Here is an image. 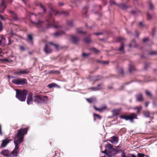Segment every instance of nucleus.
I'll return each instance as SVG.
<instances>
[{
    "mask_svg": "<svg viewBox=\"0 0 157 157\" xmlns=\"http://www.w3.org/2000/svg\"><path fill=\"white\" fill-rule=\"evenodd\" d=\"M62 14L64 16H67L69 15V13L67 11H64L60 12L51 8L49 11L48 18L47 20V25H46V24L45 22L40 20H38L37 22L32 21V23L34 25L35 27L38 28L41 31H45L47 29L52 26L55 28H58L60 27V26L59 25L58 22L55 21L52 16H56L57 14L61 15Z\"/></svg>",
    "mask_w": 157,
    "mask_h": 157,
    "instance_id": "1",
    "label": "nucleus"
},
{
    "mask_svg": "<svg viewBox=\"0 0 157 157\" xmlns=\"http://www.w3.org/2000/svg\"><path fill=\"white\" fill-rule=\"evenodd\" d=\"M33 101L38 104L47 103L48 101V97L45 95L36 94H34Z\"/></svg>",
    "mask_w": 157,
    "mask_h": 157,
    "instance_id": "2",
    "label": "nucleus"
},
{
    "mask_svg": "<svg viewBox=\"0 0 157 157\" xmlns=\"http://www.w3.org/2000/svg\"><path fill=\"white\" fill-rule=\"evenodd\" d=\"M16 97L21 101H25L28 93V91L25 90H22L18 89H16Z\"/></svg>",
    "mask_w": 157,
    "mask_h": 157,
    "instance_id": "3",
    "label": "nucleus"
},
{
    "mask_svg": "<svg viewBox=\"0 0 157 157\" xmlns=\"http://www.w3.org/2000/svg\"><path fill=\"white\" fill-rule=\"evenodd\" d=\"M121 119H125L126 121L130 120L131 122H133V120L137 119V115L134 113H132L129 115H121L120 116Z\"/></svg>",
    "mask_w": 157,
    "mask_h": 157,
    "instance_id": "4",
    "label": "nucleus"
},
{
    "mask_svg": "<svg viewBox=\"0 0 157 157\" xmlns=\"http://www.w3.org/2000/svg\"><path fill=\"white\" fill-rule=\"evenodd\" d=\"M29 128L26 127L24 128H21L17 131V132L16 135V137H24V135L27 133Z\"/></svg>",
    "mask_w": 157,
    "mask_h": 157,
    "instance_id": "5",
    "label": "nucleus"
},
{
    "mask_svg": "<svg viewBox=\"0 0 157 157\" xmlns=\"http://www.w3.org/2000/svg\"><path fill=\"white\" fill-rule=\"evenodd\" d=\"M12 82L15 85H23L27 83V80L25 78L13 79L12 81Z\"/></svg>",
    "mask_w": 157,
    "mask_h": 157,
    "instance_id": "6",
    "label": "nucleus"
},
{
    "mask_svg": "<svg viewBox=\"0 0 157 157\" xmlns=\"http://www.w3.org/2000/svg\"><path fill=\"white\" fill-rule=\"evenodd\" d=\"M18 138L17 140H15L14 141L15 145V147L17 148H19V145L23 141L24 137H15V139Z\"/></svg>",
    "mask_w": 157,
    "mask_h": 157,
    "instance_id": "7",
    "label": "nucleus"
},
{
    "mask_svg": "<svg viewBox=\"0 0 157 157\" xmlns=\"http://www.w3.org/2000/svg\"><path fill=\"white\" fill-rule=\"evenodd\" d=\"M33 96H34L33 93H29L28 94L27 100L28 104L30 105L33 103Z\"/></svg>",
    "mask_w": 157,
    "mask_h": 157,
    "instance_id": "8",
    "label": "nucleus"
},
{
    "mask_svg": "<svg viewBox=\"0 0 157 157\" xmlns=\"http://www.w3.org/2000/svg\"><path fill=\"white\" fill-rule=\"evenodd\" d=\"M9 13L14 21H17L19 20V18L17 14L11 10H9Z\"/></svg>",
    "mask_w": 157,
    "mask_h": 157,
    "instance_id": "9",
    "label": "nucleus"
},
{
    "mask_svg": "<svg viewBox=\"0 0 157 157\" xmlns=\"http://www.w3.org/2000/svg\"><path fill=\"white\" fill-rule=\"evenodd\" d=\"M10 2L9 0H2L1 4L0 6V8L2 10L3 12L5 8L7 7L6 3H9Z\"/></svg>",
    "mask_w": 157,
    "mask_h": 157,
    "instance_id": "10",
    "label": "nucleus"
},
{
    "mask_svg": "<svg viewBox=\"0 0 157 157\" xmlns=\"http://www.w3.org/2000/svg\"><path fill=\"white\" fill-rule=\"evenodd\" d=\"M20 150L19 148H17L15 147L14 150L10 154V156L11 157L17 156L18 155Z\"/></svg>",
    "mask_w": 157,
    "mask_h": 157,
    "instance_id": "11",
    "label": "nucleus"
},
{
    "mask_svg": "<svg viewBox=\"0 0 157 157\" xmlns=\"http://www.w3.org/2000/svg\"><path fill=\"white\" fill-rule=\"evenodd\" d=\"M136 101L138 102H142L144 100V98L141 93L137 94L135 96Z\"/></svg>",
    "mask_w": 157,
    "mask_h": 157,
    "instance_id": "12",
    "label": "nucleus"
},
{
    "mask_svg": "<svg viewBox=\"0 0 157 157\" xmlns=\"http://www.w3.org/2000/svg\"><path fill=\"white\" fill-rule=\"evenodd\" d=\"M37 5L39 6L43 10V12L42 13H39L37 14V15L42 16L43 13H46V9L44 6L41 3H39L37 4Z\"/></svg>",
    "mask_w": 157,
    "mask_h": 157,
    "instance_id": "13",
    "label": "nucleus"
},
{
    "mask_svg": "<svg viewBox=\"0 0 157 157\" xmlns=\"http://www.w3.org/2000/svg\"><path fill=\"white\" fill-rule=\"evenodd\" d=\"M121 110V108L114 109L112 111V112L113 116H117L119 115Z\"/></svg>",
    "mask_w": 157,
    "mask_h": 157,
    "instance_id": "14",
    "label": "nucleus"
},
{
    "mask_svg": "<svg viewBox=\"0 0 157 157\" xmlns=\"http://www.w3.org/2000/svg\"><path fill=\"white\" fill-rule=\"evenodd\" d=\"M44 50V51L46 54L51 53L52 51V49L50 46L47 44H46Z\"/></svg>",
    "mask_w": 157,
    "mask_h": 157,
    "instance_id": "15",
    "label": "nucleus"
},
{
    "mask_svg": "<svg viewBox=\"0 0 157 157\" xmlns=\"http://www.w3.org/2000/svg\"><path fill=\"white\" fill-rule=\"evenodd\" d=\"M118 141V138L117 137L114 136L111 138L109 141L112 143H117Z\"/></svg>",
    "mask_w": 157,
    "mask_h": 157,
    "instance_id": "16",
    "label": "nucleus"
},
{
    "mask_svg": "<svg viewBox=\"0 0 157 157\" xmlns=\"http://www.w3.org/2000/svg\"><path fill=\"white\" fill-rule=\"evenodd\" d=\"M71 39L72 42L75 44H77L79 40V38L75 36H71Z\"/></svg>",
    "mask_w": 157,
    "mask_h": 157,
    "instance_id": "17",
    "label": "nucleus"
},
{
    "mask_svg": "<svg viewBox=\"0 0 157 157\" xmlns=\"http://www.w3.org/2000/svg\"><path fill=\"white\" fill-rule=\"evenodd\" d=\"M117 6L123 10H125L128 7V6L124 3L117 4Z\"/></svg>",
    "mask_w": 157,
    "mask_h": 157,
    "instance_id": "18",
    "label": "nucleus"
},
{
    "mask_svg": "<svg viewBox=\"0 0 157 157\" xmlns=\"http://www.w3.org/2000/svg\"><path fill=\"white\" fill-rule=\"evenodd\" d=\"M27 40L28 42H30L32 44L33 43V37L31 34H29L27 35Z\"/></svg>",
    "mask_w": 157,
    "mask_h": 157,
    "instance_id": "19",
    "label": "nucleus"
},
{
    "mask_svg": "<svg viewBox=\"0 0 157 157\" xmlns=\"http://www.w3.org/2000/svg\"><path fill=\"white\" fill-rule=\"evenodd\" d=\"M94 109L96 110L99 111L100 112H103L104 110L107 108L106 106H105L100 108H97L95 106H94Z\"/></svg>",
    "mask_w": 157,
    "mask_h": 157,
    "instance_id": "20",
    "label": "nucleus"
},
{
    "mask_svg": "<svg viewBox=\"0 0 157 157\" xmlns=\"http://www.w3.org/2000/svg\"><path fill=\"white\" fill-rule=\"evenodd\" d=\"M10 141V140L7 139H5L3 140L1 146L2 147H5Z\"/></svg>",
    "mask_w": 157,
    "mask_h": 157,
    "instance_id": "21",
    "label": "nucleus"
},
{
    "mask_svg": "<svg viewBox=\"0 0 157 157\" xmlns=\"http://www.w3.org/2000/svg\"><path fill=\"white\" fill-rule=\"evenodd\" d=\"M10 153L8 150H3L1 152V154L5 156H7Z\"/></svg>",
    "mask_w": 157,
    "mask_h": 157,
    "instance_id": "22",
    "label": "nucleus"
},
{
    "mask_svg": "<svg viewBox=\"0 0 157 157\" xmlns=\"http://www.w3.org/2000/svg\"><path fill=\"white\" fill-rule=\"evenodd\" d=\"M136 41L135 39L132 40L131 41V43L129 45V48H131L132 47H136Z\"/></svg>",
    "mask_w": 157,
    "mask_h": 157,
    "instance_id": "23",
    "label": "nucleus"
},
{
    "mask_svg": "<svg viewBox=\"0 0 157 157\" xmlns=\"http://www.w3.org/2000/svg\"><path fill=\"white\" fill-rule=\"evenodd\" d=\"M64 32L62 31H59L56 32L54 34V35L56 36H59L62 35V34H64Z\"/></svg>",
    "mask_w": 157,
    "mask_h": 157,
    "instance_id": "24",
    "label": "nucleus"
},
{
    "mask_svg": "<svg viewBox=\"0 0 157 157\" xmlns=\"http://www.w3.org/2000/svg\"><path fill=\"white\" fill-rule=\"evenodd\" d=\"M135 70V68L133 65L131 63H130L129 65V71L130 72L132 71H134Z\"/></svg>",
    "mask_w": 157,
    "mask_h": 157,
    "instance_id": "25",
    "label": "nucleus"
},
{
    "mask_svg": "<svg viewBox=\"0 0 157 157\" xmlns=\"http://www.w3.org/2000/svg\"><path fill=\"white\" fill-rule=\"evenodd\" d=\"M67 24L70 27H72L74 25L73 21L71 20L67 21Z\"/></svg>",
    "mask_w": 157,
    "mask_h": 157,
    "instance_id": "26",
    "label": "nucleus"
},
{
    "mask_svg": "<svg viewBox=\"0 0 157 157\" xmlns=\"http://www.w3.org/2000/svg\"><path fill=\"white\" fill-rule=\"evenodd\" d=\"M124 44L123 43H121V46L120 48L118 49V51L120 52H121L123 53H124Z\"/></svg>",
    "mask_w": 157,
    "mask_h": 157,
    "instance_id": "27",
    "label": "nucleus"
},
{
    "mask_svg": "<svg viewBox=\"0 0 157 157\" xmlns=\"http://www.w3.org/2000/svg\"><path fill=\"white\" fill-rule=\"evenodd\" d=\"M115 151H116L117 152H122V155H123V152H124V151L123 150H121L120 148V147H119V146L118 147H117L115 149Z\"/></svg>",
    "mask_w": 157,
    "mask_h": 157,
    "instance_id": "28",
    "label": "nucleus"
},
{
    "mask_svg": "<svg viewBox=\"0 0 157 157\" xmlns=\"http://www.w3.org/2000/svg\"><path fill=\"white\" fill-rule=\"evenodd\" d=\"M85 42L87 43H89L91 42V40L89 37H86L84 40Z\"/></svg>",
    "mask_w": 157,
    "mask_h": 157,
    "instance_id": "29",
    "label": "nucleus"
},
{
    "mask_svg": "<svg viewBox=\"0 0 157 157\" xmlns=\"http://www.w3.org/2000/svg\"><path fill=\"white\" fill-rule=\"evenodd\" d=\"M122 157H137L133 154H130L128 156H127L126 155L125 153L123 152V155H122Z\"/></svg>",
    "mask_w": 157,
    "mask_h": 157,
    "instance_id": "30",
    "label": "nucleus"
},
{
    "mask_svg": "<svg viewBox=\"0 0 157 157\" xmlns=\"http://www.w3.org/2000/svg\"><path fill=\"white\" fill-rule=\"evenodd\" d=\"M77 32L78 33H81L82 34H84L86 33V32H83L81 28H77L76 29Z\"/></svg>",
    "mask_w": 157,
    "mask_h": 157,
    "instance_id": "31",
    "label": "nucleus"
},
{
    "mask_svg": "<svg viewBox=\"0 0 157 157\" xmlns=\"http://www.w3.org/2000/svg\"><path fill=\"white\" fill-rule=\"evenodd\" d=\"M29 72V71L28 69H26L25 70L23 71H20V72L21 73V74H28Z\"/></svg>",
    "mask_w": 157,
    "mask_h": 157,
    "instance_id": "32",
    "label": "nucleus"
},
{
    "mask_svg": "<svg viewBox=\"0 0 157 157\" xmlns=\"http://www.w3.org/2000/svg\"><path fill=\"white\" fill-rule=\"evenodd\" d=\"M102 79V77L101 76H95L94 78V80L95 81L101 80Z\"/></svg>",
    "mask_w": 157,
    "mask_h": 157,
    "instance_id": "33",
    "label": "nucleus"
},
{
    "mask_svg": "<svg viewBox=\"0 0 157 157\" xmlns=\"http://www.w3.org/2000/svg\"><path fill=\"white\" fill-rule=\"evenodd\" d=\"M49 44L54 46L56 50H58L59 49V46L58 45L56 44H54L52 42H49Z\"/></svg>",
    "mask_w": 157,
    "mask_h": 157,
    "instance_id": "34",
    "label": "nucleus"
},
{
    "mask_svg": "<svg viewBox=\"0 0 157 157\" xmlns=\"http://www.w3.org/2000/svg\"><path fill=\"white\" fill-rule=\"evenodd\" d=\"M86 100L87 101L90 103H92L94 102L95 101V99L92 98H87Z\"/></svg>",
    "mask_w": 157,
    "mask_h": 157,
    "instance_id": "35",
    "label": "nucleus"
},
{
    "mask_svg": "<svg viewBox=\"0 0 157 157\" xmlns=\"http://www.w3.org/2000/svg\"><path fill=\"white\" fill-rule=\"evenodd\" d=\"M88 90H91L92 91H97L101 89V88L96 87H90L88 89Z\"/></svg>",
    "mask_w": 157,
    "mask_h": 157,
    "instance_id": "36",
    "label": "nucleus"
},
{
    "mask_svg": "<svg viewBox=\"0 0 157 157\" xmlns=\"http://www.w3.org/2000/svg\"><path fill=\"white\" fill-rule=\"evenodd\" d=\"M90 50L93 51L96 54H98L100 52V51L97 49L94 48H90Z\"/></svg>",
    "mask_w": 157,
    "mask_h": 157,
    "instance_id": "37",
    "label": "nucleus"
},
{
    "mask_svg": "<svg viewBox=\"0 0 157 157\" xmlns=\"http://www.w3.org/2000/svg\"><path fill=\"white\" fill-rule=\"evenodd\" d=\"M144 116L147 117H150V113L148 111H145L144 112Z\"/></svg>",
    "mask_w": 157,
    "mask_h": 157,
    "instance_id": "38",
    "label": "nucleus"
},
{
    "mask_svg": "<svg viewBox=\"0 0 157 157\" xmlns=\"http://www.w3.org/2000/svg\"><path fill=\"white\" fill-rule=\"evenodd\" d=\"M91 55L90 53H85L84 52L83 53L82 56L83 57H87L89 56H90Z\"/></svg>",
    "mask_w": 157,
    "mask_h": 157,
    "instance_id": "39",
    "label": "nucleus"
},
{
    "mask_svg": "<svg viewBox=\"0 0 157 157\" xmlns=\"http://www.w3.org/2000/svg\"><path fill=\"white\" fill-rule=\"evenodd\" d=\"M87 8L86 6H85L83 8L82 13L84 14H86L87 12Z\"/></svg>",
    "mask_w": 157,
    "mask_h": 157,
    "instance_id": "40",
    "label": "nucleus"
},
{
    "mask_svg": "<svg viewBox=\"0 0 157 157\" xmlns=\"http://www.w3.org/2000/svg\"><path fill=\"white\" fill-rule=\"evenodd\" d=\"M56 84L55 83H52L48 85V86L49 88H51L54 86H55Z\"/></svg>",
    "mask_w": 157,
    "mask_h": 157,
    "instance_id": "41",
    "label": "nucleus"
},
{
    "mask_svg": "<svg viewBox=\"0 0 157 157\" xmlns=\"http://www.w3.org/2000/svg\"><path fill=\"white\" fill-rule=\"evenodd\" d=\"M145 93L146 95L149 97H151L152 96V94L149 91L146 90L145 91Z\"/></svg>",
    "mask_w": 157,
    "mask_h": 157,
    "instance_id": "42",
    "label": "nucleus"
},
{
    "mask_svg": "<svg viewBox=\"0 0 157 157\" xmlns=\"http://www.w3.org/2000/svg\"><path fill=\"white\" fill-rule=\"evenodd\" d=\"M94 117H96L97 118L99 119V120H100L101 119L102 117H101L100 115L98 114H97L96 113H94Z\"/></svg>",
    "mask_w": 157,
    "mask_h": 157,
    "instance_id": "43",
    "label": "nucleus"
},
{
    "mask_svg": "<svg viewBox=\"0 0 157 157\" xmlns=\"http://www.w3.org/2000/svg\"><path fill=\"white\" fill-rule=\"evenodd\" d=\"M110 3L111 5H114L117 6V5L118 4L116 3L115 1L113 0H110Z\"/></svg>",
    "mask_w": 157,
    "mask_h": 157,
    "instance_id": "44",
    "label": "nucleus"
},
{
    "mask_svg": "<svg viewBox=\"0 0 157 157\" xmlns=\"http://www.w3.org/2000/svg\"><path fill=\"white\" fill-rule=\"evenodd\" d=\"M142 109V107L141 106L140 107H135L134 108V109L137 110V113H139L140 112V110Z\"/></svg>",
    "mask_w": 157,
    "mask_h": 157,
    "instance_id": "45",
    "label": "nucleus"
},
{
    "mask_svg": "<svg viewBox=\"0 0 157 157\" xmlns=\"http://www.w3.org/2000/svg\"><path fill=\"white\" fill-rule=\"evenodd\" d=\"M124 38L121 37H119L117 38V41L118 42H122L123 41V40H124Z\"/></svg>",
    "mask_w": 157,
    "mask_h": 157,
    "instance_id": "46",
    "label": "nucleus"
},
{
    "mask_svg": "<svg viewBox=\"0 0 157 157\" xmlns=\"http://www.w3.org/2000/svg\"><path fill=\"white\" fill-rule=\"evenodd\" d=\"M145 155L142 153H138L137 157H144Z\"/></svg>",
    "mask_w": 157,
    "mask_h": 157,
    "instance_id": "47",
    "label": "nucleus"
},
{
    "mask_svg": "<svg viewBox=\"0 0 157 157\" xmlns=\"http://www.w3.org/2000/svg\"><path fill=\"white\" fill-rule=\"evenodd\" d=\"M149 63L146 62H145L144 63V69L146 70L147 67L149 66Z\"/></svg>",
    "mask_w": 157,
    "mask_h": 157,
    "instance_id": "48",
    "label": "nucleus"
},
{
    "mask_svg": "<svg viewBox=\"0 0 157 157\" xmlns=\"http://www.w3.org/2000/svg\"><path fill=\"white\" fill-rule=\"evenodd\" d=\"M149 8L150 9L152 10L153 9V6L151 2H150L149 4Z\"/></svg>",
    "mask_w": 157,
    "mask_h": 157,
    "instance_id": "49",
    "label": "nucleus"
},
{
    "mask_svg": "<svg viewBox=\"0 0 157 157\" xmlns=\"http://www.w3.org/2000/svg\"><path fill=\"white\" fill-rule=\"evenodd\" d=\"M106 147L108 148L109 149H111L112 148L113 146L112 145L109 144L106 146Z\"/></svg>",
    "mask_w": 157,
    "mask_h": 157,
    "instance_id": "50",
    "label": "nucleus"
},
{
    "mask_svg": "<svg viewBox=\"0 0 157 157\" xmlns=\"http://www.w3.org/2000/svg\"><path fill=\"white\" fill-rule=\"evenodd\" d=\"M149 54L150 55H157V52L153 51L152 52H151L149 53Z\"/></svg>",
    "mask_w": 157,
    "mask_h": 157,
    "instance_id": "51",
    "label": "nucleus"
},
{
    "mask_svg": "<svg viewBox=\"0 0 157 157\" xmlns=\"http://www.w3.org/2000/svg\"><path fill=\"white\" fill-rule=\"evenodd\" d=\"M55 73H60V72L58 71H54V70L51 71H50V73H52V74H54Z\"/></svg>",
    "mask_w": 157,
    "mask_h": 157,
    "instance_id": "52",
    "label": "nucleus"
},
{
    "mask_svg": "<svg viewBox=\"0 0 157 157\" xmlns=\"http://www.w3.org/2000/svg\"><path fill=\"white\" fill-rule=\"evenodd\" d=\"M151 18V16L148 13H147V20H149Z\"/></svg>",
    "mask_w": 157,
    "mask_h": 157,
    "instance_id": "53",
    "label": "nucleus"
},
{
    "mask_svg": "<svg viewBox=\"0 0 157 157\" xmlns=\"http://www.w3.org/2000/svg\"><path fill=\"white\" fill-rule=\"evenodd\" d=\"M3 29L2 24V22L0 21V31H1Z\"/></svg>",
    "mask_w": 157,
    "mask_h": 157,
    "instance_id": "54",
    "label": "nucleus"
},
{
    "mask_svg": "<svg viewBox=\"0 0 157 157\" xmlns=\"http://www.w3.org/2000/svg\"><path fill=\"white\" fill-rule=\"evenodd\" d=\"M94 34L95 35H96L98 36V35L102 34L103 33L102 32H98V33H94Z\"/></svg>",
    "mask_w": 157,
    "mask_h": 157,
    "instance_id": "55",
    "label": "nucleus"
},
{
    "mask_svg": "<svg viewBox=\"0 0 157 157\" xmlns=\"http://www.w3.org/2000/svg\"><path fill=\"white\" fill-rule=\"evenodd\" d=\"M102 2L104 6H105L107 3V2L106 0H103Z\"/></svg>",
    "mask_w": 157,
    "mask_h": 157,
    "instance_id": "56",
    "label": "nucleus"
},
{
    "mask_svg": "<svg viewBox=\"0 0 157 157\" xmlns=\"http://www.w3.org/2000/svg\"><path fill=\"white\" fill-rule=\"evenodd\" d=\"M20 49L21 50L24 51L25 50V48L23 46H20Z\"/></svg>",
    "mask_w": 157,
    "mask_h": 157,
    "instance_id": "57",
    "label": "nucleus"
},
{
    "mask_svg": "<svg viewBox=\"0 0 157 157\" xmlns=\"http://www.w3.org/2000/svg\"><path fill=\"white\" fill-rule=\"evenodd\" d=\"M0 60L2 61H6L8 62V60L7 59H0Z\"/></svg>",
    "mask_w": 157,
    "mask_h": 157,
    "instance_id": "58",
    "label": "nucleus"
},
{
    "mask_svg": "<svg viewBox=\"0 0 157 157\" xmlns=\"http://www.w3.org/2000/svg\"><path fill=\"white\" fill-rule=\"evenodd\" d=\"M8 39H9V43L8 44L9 45H10V44H11L12 43V42H11V40L10 37H8Z\"/></svg>",
    "mask_w": 157,
    "mask_h": 157,
    "instance_id": "59",
    "label": "nucleus"
},
{
    "mask_svg": "<svg viewBox=\"0 0 157 157\" xmlns=\"http://www.w3.org/2000/svg\"><path fill=\"white\" fill-rule=\"evenodd\" d=\"M58 5L60 6H62L64 5V3L63 2H59L58 3Z\"/></svg>",
    "mask_w": 157,
    "mask_h": 157,
    "instance_id": "60",
    "label": "nucleus"
},
{
    "mask_svg": "<svg viewBox=\"0 0 157 157\" xmlns=\"http://www.w3.org/2000/svg\"><path fill=\"white\" fill-rule=\"evenodd\" d=\"M148 40V38H146L143 39V41L144 42H146V41H147Z\"/></svg>",
    "mask_w": 157,
    "mask_h": 157,
    "instance_id": "61",
    "label": "nucleus"
},
{
    "mask_svg": "<svg viewBox=\"0 0 157 157\" xmlns=\"http://www.w3.org/2000/svg\"><path fill=\"white\" fill-rule=\"evenodd\" d=\"M1 39L2 40H5V39H6V38H5V37L3 35L1 36Z\"/></svg>",
    "mask_w": 157,
    "mask_h": 157,
    "instance_id": "62",
    "label": "nucleus"
},
{
    "mask_svg": "<svg viewBox=\"0 0 157 157\" xmlns=\"http://www.w3.org/2000/svg\"><path fill=\"white\" fill-rule=\"evenodd\" d=\"M0 18L1 19L4 20H5V18L3 16H2L0 14Z\"/></svg>",
    "mask_w": 157,
    "mask_h": 157,
    "instance_id": "63",
    "label": "nucleus"
},
{
    "mask_svg": "<svg viewBox=\"0 0 157 157\" xmlns=\"http://www.w3.org/2000/svg\"><path fill=\"white\" fill-rule=\"evenodd\" d=\"M149 103V102H148V101L146 102H145V106L146 107H147L148 106Z\"/></svg>",
    "mask_w": 157,
    "mask_h": 157,
    "instance_id": "64",
    "label": "nucleus"
}]
</instances>
